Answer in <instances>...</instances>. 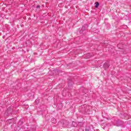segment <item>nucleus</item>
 <instances>
[{
    "instance_id": "obj_2",
    "label": "nucleus",
    "mask_w": 131,
    "mask_h": 131,
    "mask_svg": "<svg viewBox=\"0 0 131 131\" xmlns=\"http://www.w3.org/2000/svg\"><path fill=\"white\" fill-rule=\"evenodd\" d=\"M37 8H40L39 6H37Z\"/></svg>"
},
{
    "instance_id": "obj_1",
    "label": "nucleus",
    "mask_w": 131,
    "mask_h": 131,
    "mask_svg": "<svg viewBox=\"0 0 131 131\" xmlns=\"http://www.w3.org/2000/svg\"><path fill=\"white\" fill-rule=\"evenodd\" d=\"M99 7V3L98 2H96V5H95V8H98Z\"/></svg>"
}]
</instances>
